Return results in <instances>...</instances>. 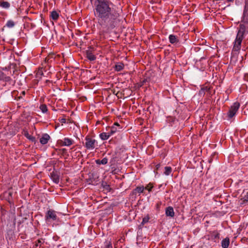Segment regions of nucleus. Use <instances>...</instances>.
<instances>
[{"instance_id":"f257e3e1","label":"nucleus","mask_w":248,"mask_h":248,"mask_svg":"<svg viewBox=\"0 0 248 248\" xmlns=\"http://www.w3.org/2000/svg\"><path fill=\"white\" fill-rule=\"evenodd\" d=\"M94 6V15L100 29L104 31L113 29L117 24L119 14L113 3L108 0H95Z\"/></svg>"},{"instance_id":"5701e85b","label":"nucleus","mask_w":248,"mask_h":248,"mask_svg":"<svg viewBox=\"0 0 248 248\" xmlns=\"http://www.w3.org/2000/svg\"><path fill=\"white\" fill-rule=\"evenodd\" d=\"M40 108L43 113H45L47 111V108L45 105H42L40 107Z\"/></svg>"},{"instance_id":"a211bd4d","label":"nucleus","mask_w":248,"mask_h":248,"mask_svg":"<svg viewBox=\"0 0 248 248\" xmlns=\"http://www.w3.org/2000/svg\"><path fill=\"white\" fill-rule=\"evenodd\" d=\"M96 163L97 164H103L105 165L108 163V159L107 158H104L101 160H96Z\"/></svg>"},{"instance_id":"6ab92c4d","label":"nucleus","mask_w":248,"mask_h":248,"mask_svg":"<svg viewBox=\"0 0 248 248\" xmlns=\"http://www.w3.org/2000/svg\"><path fill=\"white\" fill-rule=\"evenodd\" d=\"M144 189V187L143 186H139L135 189L134 191V193H136L137 192L139 193H142Z\"/></svg>"},{"instance_id":"a878e982","label":"nucleus","mask_w":248,"mask_h":248,"mask_svg":"<svg viewBox=\"0 0 248 248\" xmlns=\"http://www.w3.org/2000/svg\"><path fill=\"white\" fill-rule=\"evenodd\" d=\"M60 122L61 123H62V124L65 123H66V119H64V118H62V119L60 120Z\"/></svg>"},{"instance_id":"f3484780","label":"nucleus","mask_w":248,"mask_h":248,"mask_svg":"<svg viewBox=\"0 0 248 248\" xmlns=\"http://www.w3.org/2000/svg\"><path fill=\"white\" fill-rule=\"evenodd\" d=\"M0 5L2 8H8L10 6V3L7 1H2L0 2Z\"/></svg>"},{"instance_id":"ddd939ff","label":"nucleus","mask_w":248,"mask_h":248,"mask_svg":"<svg viewBox=\"0 0 248 248\" xmlns=\"http://www.w3.org/2000/svg\"><path fill=\"white\" fill-rule=\"evenodd\" d=\"M110 136L108 132H103V133H101L99 135L100 138L102 140H107L109 138Z\"/></svg>"},{"instance_id":"2f4dec72","label":"nucleus","mask_w":248,"mask_h":248,"mask_svg":"<svg viewBox=\"0 0 248 248\" xmlns=\"http://www.w3.org/2000/svg\"><path fill=\"white\" fill-rule=\"evenodd\" d=\"M114 126H116L117 128L120 127L119 124L117 123H115Z\"/></svg>"},{"instance_id":"b1692460","label":"nucleus","mask_w":248,"mask_h":248,"mask_svg":"<svg viewBox=\"0 0 248 248\" xmlns=\"http://www.w3.org/2000/svg\"><path fill=\"white\" fill-rule=\"evenodd\" d=\"M149 217H144L142 219L141 224L143 225L145 223L148 222L149 221Z\"/></svg>"},{"instance_id":"9b49d317","label":"nucleus","mask_w":248,"mask_h":248,"mask_svg":"<svg viewBox=\"0 0 248 248\" xmlns=\"http://www.w3.org/2000/svg\"><path fill=\"white\" fill-rule=\"evenodd\" d=\"M121 128V127L117 128V127H116V126H113L109 128L110 130L108 131V132L110 136H111V135L114 134L117 131H119Z\"/></svg>"},{"instance_id":"20e7f679","label":"nucleus","mask_w":248,"mask_h":248,"mask_svg":"<svg viewBox=\"0 0 248 248\" xmlns=\"http://www.w3.org/2000/svg\"><path fill=\"white\" fill-rule=\"evenodd\" d=\"M247 33V32L246 31V26L243 24H240L236 38L243 40L244 36Z\"/></svg>"},{"instance_id":"473e14b6","label":"nucleus","mask_w":248,"mask_h":248,"mask_svg":"<svg viewBox=\"0 0 248 248\" xmlns=\"http://www.w3.org/2000/svg\"><path fill=\"white\" fill-rule=\"evenodd\" d=\"M105 248H112V246L111 245H108Z\"/></svg>"},{"instance_id":"c756f323","label":"nucleus","mask_w":248,"mask_h":248,"mask_svg":"<svg viewBox=\"0 0 248 248\" xmlns=\"http://www.w3.org/2000/svg\"><path fill=\"white\" fill-rule=\"evenodd\" d=\"M42 243V240H38L37 241V243L36 244V246H38L39 244H40L41 243Z\"/></svg>"},{"instance_id":"f03ea898","label":"nucleus","mask_w":248,"mask_h":248,"mask_svg":"<svg viewBox=\"0 0 248 248\" xmlns=\"http://www.w3.org/2000/svg\"><path fill=\"white\" fill-rule=\"evenodd\" d=\"M85 146L87 149L92 150L95 147L96 140L90 138L89 136L85 138Z\"/></svg>"},{"instance_id":"4468645a","label":"nucleus","mask_w":248,"mask_h":248,"mask_svg":"<svg viewBox=\"0 0 248 248\" xmlns=\"http://www.w3.org/2000/svg\"><path fill=\"white\" fill-rule=\"evenodd\" d=\"M169 41L170 42V43L171 44H175V43H177L178 42V39L177 38V37H176V36L174 35H170L169 36Z\"/></svg>"},{"instance_id":"7c9ffc66","label":"nucleus","mask_w":248,"mask_h":248,"mask_svg":"<svg viewBox=\"0 0 248 248\" xmlns=\"http://www.w3.org/2000/svg\"><path fill=\"white\" fill-rule=\"evenodd\" d=\"M215 238H219V233H217L215 235Z\"/></svg>"},{"instance_id":"423d86ee","label":"nucleus","mask_w":248,"mask_h":248,"mask_svg":"<svg viewBox=\"0 0 248 248\" xmlns=\"http://www.w3.org/2000/svg\"><path fill=\"white\" fill-rule=\"evenodd\" d=\"M242 40L236 38L234 42L233 50L234 51H238L241 48V45Z\"/></svg>"},{"instance_id":"aec40b11","label":"nucleus","mask_w":248,"mask_h":248,"mask_svg":"<svg viewBox=\"0 0 248 248\" xmlns=\"http://www.w3.org/2000/svg\"><path fill=\"white\" fill-rule=\"evenodd\" d=\"M171 168L170 167H165V172L164 173L166 175H169L171 172Z\"/></svg>"},{"instance_id":"6e6552de","label":"nucleus","mask_w":248,"mask_h":248,"mask_svg":"<svg viewBox=\"0 0 248 248\" xmlns=\"http://www.w3.org/2000/svg\"><path fill=\"white\" fill-rule=\"evenodd\" d=\"M165 214L168 217H173L174 216V212L173 208L170 206L166 208L165 210Z\"/></svg>"},{"instance_id":"c85d7f7f","label":"nucleus","mask_w":248,"mask_h":248,"mask_svg":"<svg viewBox=\"0 0 248 248\" xmlns=\"http://www.w3.org/2000/svg\"><path fill=\"white\" fill-rule=\"evenodd\" d=\"M3 77V73L0 70V79H2Z\"/></svg>"},{"instance_id":"dca6fc26","label":"nucleus","mask_w":248,"mask_h":248,"mask_svg":"<svg viewBox=\"0 0 248 248\" xmlns=\"http://www.w3.org/2000/svg\"><path fill=\"white\" fill-rule=\"evenodd\" d=\"M50 16L53 20H56L58 18L59 15L56 11H53L51 13Z\"/></svg>"},{"instance_id":"1a4fd4ad","label":"nucleus","mask_w":248,"mask_h":248,"mask_svg":"<svg viewBox=\"0 0 248 248\" xmlns=\"http://www.w3.org/2000/svg\"><path fill=\"white\" fill-rule=\"evenodd\" d=\"M86 55L87 58L90 61H94L96 59V57L94 54H93L92 52V50L91 49H88L86 52Z\"/></svg>"},{"instance_id":"72a5a7b5","label":"nucleus","mask_w":248,"mask_h":248,"mask_svg":"<svg viewBox=\"0 0 248 248\" xmlns=\"http://www.w3.org/2000/svg\"><path fill=\"white\" fill-rule=\"evenodd\" d=\"M28 138H29V139L30 140H33L34 139V138L33 137H31V136H29V137H27Z\"/></svg>"},{"instance_id":"39448f33","label":"nucleus","mask_w":248,"mask_h":248,"mask_svg":"<svg viewBox=\"0 0 248 248\" xmlns=\"http://www.w3.org/2000/svg\"><path fill=\"white\" fill-rule=\"evenodd\" d=\"M46 220L49 219H52L53 220H56L57 216L55 212L51 210H48L46 215Z\"/></svg>"},{"instance_id":"412c9836","label":"nucleus","mask_w":248,"mask_h":248,"mask_svg":"<svg viewBox=\"0 0 248 248\" xmlns=\"http://www.w3.org/2000/svg\"><path fill=\"white\" fill-rule=\"evenodd\" d=\"M243 15L245 17L248 18V4H246L245 5Z\"/></svg>"},{"instance_id":"cd10ccee","label":"nucleus","mask_w":248,"mask_h":248,"mask_svg":"<svg viewBox=\"0 0 248 248\" xmlns=\"http://www.w3.org/2000/svg\"><path fill=\"white\" fill-rule=\"evenodd\" d=\"M152 188V186H151L149 187V186H146L144 188L146 189H147L149 191H150L151 190V188Z\"/></svg>"},{"instance_id":"c9c22d12","label":"nucleus","mask_w":248,"mask_h":248,"mask_svg":"<svg viewBox=\"0 0 248 248\" xmlns=\"http://www.w3.org/2000/svg\"><path fill=\"white\" fill-rule=\"evenodd\" d=\"M23 94H25V92H22Z\"/></svg>"},{"instance_id":"f704fd0d","label":"nucleus","mask_w":248,"mask_h":248,"mask_svg":"<svg viewBox=\"0 0 248 248\" xmlns=\"http://www.w3.org/2000/svg\"><path fill=\"white\" fill-rule=\"evenodd\" d=\"M160 167V164H157L156 165V168L157 169H158V168Z\"/></svg>"},{"instance_id":"bb28decb","label":"nucleus","mask_w":248,"mask_h":248,"mask_svg":"<svg viewBox=\"0 0 248 248\" xmlns=\"http://www.w3.org/2000/svg\"><path fill=\"white\" fill-rule=\"evenodd\" d=\"M244 201L246 202H248V193L244 197Z\"/></svg>"},{"instance_id":"f8f14e48","label":"nucleus","mask_w":248,"mask_h":248,"mask_svg":"<svg viewBox=\"0 0 248 248\" xmlns=\"http://www.w3.org/2000/svg\"><path fill=\"white\" fill-rule=\"evenodd\" d=\"M229 244L230 240L228 238H225L221 242V246L223 248H227L229 247Z\"/></svg>"},{"instance_id":"7ed1b4c3","label":"nucleus","mask_w":248,"mask_h":248,"mask_svg":"<svg viewBox=\"0 0 248 248\" xmlns=\"http://www.w3.org/2000/svg\"><path fill=\"white\" fill-rule=\"evenodd\" d=\"M239 107V103L237 102L233 103V105L231 107L228 113V116L229 118H231L235 115Z\"/></svg>"},{"instance_id":"9d476101","label":"nucleus","mask_w":248,"mask_h":248,"mask_svg":"<svg viewBox=\"0 0 248 248\" xmlns=\"http://www.w3.org/2000/svg\"><path fill=\"white\" fill-rule=\"evenodd\" d=\"M49 136L47 134H45L43 135V136L40 138V142L42 144H45L48 142V140H49Z\"/></svg>"},{"instance_id":"2eb2a0df","label":"nucleus","mask_w":248,"mask_h":248,"mask_svg":"<svg viewBox=\"0 0 248 248\" xmlns=\"http://www.w3.org/2000/svg\"><path fill=\"white\" fill-rule=\"evenodd\" d=\"M124 68V64L121 62L117 63L115 65V70L117 71H120L122 70Z\"/></svg>"},{"instance_id":"4be33fe9","label":"nucleus","mask_w":248,"mask_h":248,"mask_svg":"<svg viewBox=\"0 0 248 248\" xmlns=\"http://www.w3.org/2000/svg\"><path fill=\"white\" fill-rule=\"evenodd\" d=\"M6 26L8 28H13L15 26V23L12 20H8L7 22Z\"/></svg>"},{"instance_id":"0eeeda50","label":"nucleus","mask_w":248,"mask_h":248,"mask_svg":"<svg viewBox=\"0 0 248 248\" xmlns=\"http://www.w3.org/2000/svg\"><path fill=\"white\" fill-rule=\"evenodd\" d=\"M73 140L68 138H65L62 140H61V144L62 146H69L73 144Z\"/></svg>"},{"instance_id":"393cba45","label":"nucleus","mask_w":248,"mask_h":248,"mask_svg":"<svg viewBox=\"0 0 248 248\" xmlns=\"http://www.w3.org/2000/svg\"><path fill=\"white\" fill-rule=\"evenodd\" d=\"M53 181L56 183H58L59 182V178L57 175H54L53 177Z\"/></svg>"}]
</instances>
